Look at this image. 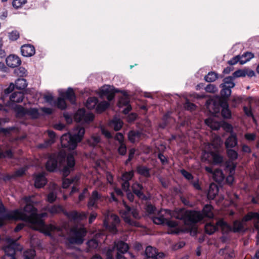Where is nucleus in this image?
Masks as SVG:
<instances>
[{"mask_svg": "<svg viewBox=\"0 0 259 259\" xmlns=\"http://www.w3.org/2000/svg\"><path fill=\"white\" fill-rule=\"evenodd\" d=\"M24 201L26 203L23 210L15 209L7 211L4 204L0 200V219L3 222L6 220H22L33 226L36 230L45 228V224L42 218L47 216V213H38L37 209L33 206L32 197H25Z\"/></svg>", "mask_w": 259, "mask_h": 259, "instance_id": "f257e3e1", "label": "nucleus"}, {"mask_svg": "<svg viewBox=\"0 0 259 259\" xmlns=\"http://www.w3.org/2000/svg\"><path fill=\"white\" fill-rule=\"evenodd\" d=\"M172 217L171 211L169 209H161L154 215L152 217L153 222L156 225H166L168 227L167 233L178 234L181 230L178 227V223L170 220Z\"/></svg>", "mask_w": 259, "mask_h": 259, "instance_id": "f03ea898", "label": "nucleus"}, {"mask_svg": "<svg viewBox=\"0 0 259 259\" xmlns=\"http://www.w3.org/2000/svg\"><path fill=\"white\" fill-rule=\"evenodd\" d=\"M205 106L207 110L213 114L219 113L221 110V114L224 118L229 119L231 117L227 101L220 98H211L206 101Z\"/></svg>", "mask_w": 259, "mask_h": 259, "instance_id": "7ed1b4c3", "label": "nucleus"}, {"mask_svg": "<svg viewBox=\"0 0 259 259\" xmlns=\"http://www.w3.org/2000/svg\"><path fill=\"white\" fill-rule=\"evenodd\" d=\"M84 132V128L77 127L71 134H64L60 139L62 147L70 150H74L76 148L77 143L82 140Z\"/></svg>", "mask_w": 259, "mask_h": 259, "instance_id": "20e7f679", "label": "nucleus"}, {"mask_svg": "<svg viewBox=\"0 0 259 259\" xmlns=\"http://www.w3.org/2000/svg\"><path fill=\"white\" fill-rule=\"evenodd\" d=\"M49 211L52 214L62 212L71 222H75L87 219L88 213L84 211L78 212L76 210L68 212L60 205H54L48 207Z\"/></svg>", "mask_w": 259, "mask_h": 259, "instance_id": "39448f33", "label": "nucleus"}, {"mask_svg": "<svg viewBox=\"0 0 259 259\" xmlns=\"http://www.w3.org/2000/svg\"><path fill=\"white\" fill-rule=\"evenodd\" d=\"M212 207L211 205L206 204L202 212L196 211H190L187 212L181 219H184L191 224L197 223L203 219L204 217L212 218L213 214L212 211Z\"/></svg>", "mask_w": 259, "mask_h": 259, "instance_id": "423d86ee", "label": "nucleus"}, {"mask_svg": "<svg viewBox=\"0 0 259 259\" xmlns=\"http://www.w3.org/2000/svg\"><path fill=\"white\" fill-rule=\"evenodd\" d=\"M123 203L124 208L120 210V213L124 221L130 226L139 227V223L131 219V216L135 219L140 218V214L137 209L134 207L129 206L124 201H123Z\"/></svg>", "mask_w": 259, "mask_h": 259, "instance_id": "0eeeda50", "label": "nucleus"}, {"mask_svg": "<svg viewBox=\"0 0 259 259\" xmlns=\"http://www.w3.org/2000/svg\"><path fill=\"white\" fill-rule=\"evenodd\" d=\"M66 157V154L63 151L51 154L46 164L47 170L50 172L55 171L57 168L58 164H62L65 161Z\"/></svg>", "mask_w": 259, "mask_h": 259, "instance_id": "6e6552de", "label": "nucleus"}, {"mask_svg": "<svg viewBox=\"0 0 259 259\" xmlns=\"http://www.w3.org/2000/svg\"><path fill=\"white\" fill-rule=\"evenodd\" d=\"M104 215L103 223L106 229L112 233H116L117 232L116 226L120 222L119 218L109 210H106L104 213Z\"/></svg>", "mask_w": 259, "mask_h": 259, "instance_id": "1a4fd4ad", "label": "nucleus"}, {"mask_svg": "<svg viewBox=\"0 0 259 259\" xmlns=\"http://www.w3.org/2000/svg\"><path fill=\"white\" fill-rule=\"evenodd\" d=\"M86 233L85 228L73 227L70 230L68 241L71 244H81L83 242Z\"/></svg>", "mask_w": 259, "mask_h": 259, "instance_id": "9d476101", "label": "nucleus"}, {"mask_svg": "<svg viewBox=\"0 0 259 259\" xmlns=\"http://www.w3.org/2000/svg\"><path fill=\"white\" fill-rule=\"evenodd\" d=\"M94 115L90 112H87L84 109H78L74 115V119L76 122L89 123L94 120Z\"/></svg>", "mask_w": 259, "mask_h": 259, "instance_id": "9b49d317", "label": "nucleus"}, {"mask_svg": "<svg viewBox=\"0 0 259 259\" xmlns=\"http://www.w3.org/2000/svg\"><path fill=\"white\" fill-rule=\"evenodd\" d=\"M219 227L222 229H230V226L226 222L220 220L217 221L215 224L211 222L207 223L205 225V231L207 234L211 235L219 229Z\"/></svg>", "mask_w": 259, "mask_h": 259, "instance_id": "f8f14e48", "label": "nucleus"}, {"mask_svg": "<svg viewBox=\"0 0 259 259\" xmlns=\"http://www.w3.org/2000/svg\"><path fill=\"white\" fill-rule=\"evenodd\" d=\"M134 176V171L133 170L129 171H125L123 172L121 176V188L123 191H127L130 189V181Z\"/></svg>", "mask_w": 259, "mask_h": 259, "instance_id": "ddd939ff", "label": "nucleus"}, {"mask_svg": "<svg viewBox=\"0 0 259 259\" xmlns=\"http://www.w3.org/2000/svg\"><path fill=\"white\" fill-rule=\"evenodd\" d=\"M145 254V259H162L164 257L163 253L158 252L155 248L151 246L146 248Z\"/></svg>", "mask_w": 259, "mask_h": 259, "instance_id": "4468645a", "label": "nucleus"}, {"mask_svg": "<svg viewBox=\"0 0 259 259\" xmlns=\"http://www.w3.org/2000/svg\"><path fill=\"white\" fill-rule=\"evenodd\" d=\"M144 188L142 184L139 182H135L132 186V190L134 194L139 199L143 200H147V196L144 193Z\"/></svg>", "mask_w": 259, "mask_h": 259, "instance_id": "2eb2a0df", "label": "nucleus"}, {"mask_svg": "<svg viewBox=\"0 0 259 259\" xmlns=\"http://www.w3.org/2000/svg\"><path fill=\"white\" fill-rule=\"evenodd\" d=\"M102 195L97 190L92 192L91 196L89 197L87 206L89 209H92L93 208H97L98 207V201L102 198Z\"/></svg>", "mask_w": 259, "mask_h": 259, "instance_id": "dca6fc26", "label": "nucleus"}, {"mask_svg": "<svg viewBox=\"0 0 259 259\" xmlns=\"http://www.w3.org/2000/svg\"><path fill=\"white\" fill-rule=\"evenodd\" d=\"M225 170L229 172L228 176L226 177V181L229 184H232L234 181V175L236 167V164L233 162H226L225 163Z\"/></svg>", "mask_w": 259, "mask_h": 259, "instance_id": "f3484780", "label": "nucleus"}, {"mask_svg": "<svg viewBox=\"0 0 259 259\" xmlns=\"http://www.w3.org/2000/svg\"><path fill=\"white\" fill-rule=\"evenodd\" d=\"M66 157L67 165L63 167L62 170L64 177H67L70 174L75 165V159L72 154H68Z\"/></svg>", "mask_w": 259, "mask_h": 259, "instance_id": "a211bd4d", "label": "nucleus"}, {"mask_svg": "<svg viewBox=\"0 0 259 259\" xmlns=\"http://www.w3.org/2000/svg\"><path fill=\"white\" fill-rule=\"evenodd\" d=\"M24 99V94L21 92H14L9 97V100L5 103L7 106H10L13 103H21Z\"/></svg>", "mask_w": 259, "mask_h": 259, "instance_id": "6ab92c4d", "label": "nucleus"}, {"mask_svg": "<svg viewBox=\"0 0 259 259\" xmlns=\"http://www.w3.org/2000/svg\"><path fill=\"white\" fill-rule=\"evenodd\" d=\"M7 65L12 68H15L20 65L21 60L19 57L15 55H10L6 59Z\"/></svg>", "mask_w": 259, "mask_h": 259, "instance_id": "aec40b11", "label": "nucleus"}, {"mask_svg": "<svg viewBox=\"0 0 259 259\" xmlns=\"http://www.w3.org/2000/svg\"><path fill=\"white\" fill-rule=\"evenodd\" d=\"M251 220L254 221V226L259 231V213L256 212H249L243 218V221L248 222Z\"/></svg>", "mask_w": 259, "mask_h": 259, "instance_id": "412c9836", "label": "nucleus"}, {"mask_svg": "<svg viewBox=\"0 0 259 259\" xmlns=\"http://www.w3.org/2000/svg\"><path fill=\"white\" fill-rule=\"evenodd\" d=\"M21 52L23 56L28 57L34 55L35 50L33 45L30 44H26L21 47Z\"/></svg>", "mask_w": 259, "mask_h": 259, "instance_id": "4be33fe9", "label": "nucleus"}, {"mask_svg": "<svg viewBox=\"0 0 259 259\" xmlns=\"http://www.w3.org/2000/svg\"><path fill=\"white\" fill-rule=\"evenodd\" d=\"M113 246L114 247L115 249L117 250V253H125L127 252L129 249L128 245L121 240L115 241L114 245Z\"/></svg>", "mask_w": 259, "mask_h": 259, "instance_id": "5701e85b", "label": "nucleus"}, {"mask_svg": "<svg viewBox=\"0 0 259 259\" xmlns=\"http://www.w3.org/2000/svg\"><path fill=\"white\" fill-rule=\"evenodd\" d=\"M47 182L44 173L41 172L35 175L34 178V185L36 188H40L45 186Z\"/></svg>", "mask_w": 259, "mask_h": 259, "instance_id": "b1692460", "label": "nucleus"}, {"mask_svg": "<svg viewBox=\"0 0 259 259\" xmlns=\"http://www.w3.org/2000/svg\"><path fill=\"white\" fill-rule=\"evenodd\" d=\"M238 144V140L236 134L232 132L230 136L226 139L225 144L227 149L235 147Z\"/></svg>", "mask_w": 259, "mask_h": 259, "instance_id": "393cba45", "label": "nucleus"}, {"mask_svg": "<svg viewBox=\"0 0 259 259\" xmlns=\"http://www.w3.org/2000/svg\"><path fill=\"white\" fill-rule=\"evenodd\" d=\"M62 97L68 100L71 104H75L76 97L75 93L71 88H68L67 90L61 94Z\"/></svg>", "mask_w": 259, "mask_h": 259, "instance_id": "a878e982", "label": "nucleus"}, {"mask_svg": "<svg viewBox=\"0 0 259 259\" xmlns=\"http://www.w3.org/2000/svg\"><path fill=\"white\" fill-rule=\"evenodd\" d=\"M143 133L138 130H132L129 132L128 134V139L131 143H135L138 141L142 136Z\"/></svg>", "mask_w": 259, "mask_h": 259, "instance_id": "bb28decb", "label": "nucleus"}, {"mask_svg": "<svg viewBox=\"0 0 259 259\" xmlns=\"http://www.w3.org/2000/svg\"><path fill=\"white\" fill-rule=\"evenodd\" d=\"M211 162L214 165H222L224 164V158L220 154L213 152L210 153Z\"/></svg>", "mask_w": 259, "mask_h": 259, "instance_id": "cd10ccee", "label": "nucleus"}, {"mask_svg": "<svg viewBox=\"0 0 259 259\" xmlns=\"http://www.w3.org/2000/svg\"><path fill=\"white\" fill-rule=\"evenodd\" d=\"M48 134L49 139L46 140L44 144L39 145V148H45L51 146L55 142L56 139L55 133L53 131L49 130L48 131Z\"/></svg>", "mask_w": 259, "mask_h": 259, "instance_id": "c85d7f7f", "label": "nucleus"}, {"mask_svg": "<svg viewBox=\"0 0 259 259\" xmlns=\"http://www.w3.org/2000/svg\"><path fill=\"white\" fill-rule=\"evenodd\" d=\"M150 170V168L142 165H138L136 168V171L138 174L147 178L151 177Z\"/></svg>", "mask_w": 259, "mask_h": 259, "instance_id": "c756f323", "label": "nucleus"}, {"mask_svg": "<svg viewBox=\"0 0 259 259\" xmlns=\"http://www.w3.org/2000/svg\"><path fill=\"white\" fill-rule=\"evenodd\" d=\"M21 112L22 113L27 114L34 119L38 118L39 116L38 110L35 108H31L29 109H24L22 108Z\"/></svg>", "mask_w": 259, "mask_h": 259, "instance_id": "7c9ffc66", "label": "nucleus"}, {"mask_svg": "<svg viewBox=\"0 0 259 259\" xmlns=\"http://www.w3.org/2000/svg\"><path fill=\"white\" fill-rule=\"evenodd\" d=\"M219 192V189L214 184H211L209 186L207 193V198L209 199L213 200Z\"/></svg>", "mask_w": 259, "mask_h": 259, "instance_id": "2f4dec72", "label": "nucleus"}, {"mask_svg": "<svg viewBox=\"0 0 259 259\" xmlns=\"http://www.w3.org/2000/svg\"><path fill=\"white\" fill-rule=\"evenodd\" d=\"M109 125L115 131H118L122 127L123 122L120 119L114 117L110 121Z\"/></svg>", "mask_w": 259, "mask_h": 259, "instance_id": "473e14b6", "label": "nucleus"}, {"mask_svg": "<svg viewBox=\"0 0 259 259\" xmlns=\"http://www.w3.org/2000/svg\"><path fill=\"white\" fill-rule=\"evenodd\" d=\"M213 180L219 184H221L225 180V176L222 170L217 169L213 173Z\"/></svg>", "mask_w": 259, "mask_h": 259, "instance_id": "72a5a7b5", "label": "nucleus"}, {"mask_svg": "<svg viewBox=\"0 0 259 259\" xmlns=\"http://www.w3.org/2000/svg\"><path fill=\"white\" fill-rule=\"evenodd\" d=\"M234 77L230 76L225 77L223 79V82L221 84L220 87H224L230 89L233 88L235 87V83L234 82Z\"/></svg>", "mask_w": 259, "mask_h": 259, "instance_id": "f704fd0d", "label": "nucleus"}, {"mask_svg": "<svg viewBox=\"0 0 259 259\" xmlns=\"http://www.w3.org/2000/svg\"><path fill=\"white\" fill-rule=\"evenodd\" d=\"M101 142V138L98 135H93L88 140L90 146L93 147H98Z\"/></svg>", "mask_w": 259, "mask_h": 259, "instance_id": "c9c22d12", "label": "nucleus"}, {"mask_svg": "<svg viewBox=\"0 0 259 259\" xmlns=\"http://www.w3.org/2000/svg\"><path fill=\"white\" fill-rule=\"evenodd\" d=\"M254 54L251 52H246L240 55V64H244L249 61L254 57Z\"/></svg>", "mask_w": 259, "mask_h": 259, "instance_id": "e433bc0d", "label": "nucleus"}, {"mask_svg": "<svg viewBox=\"0 0 259 259\" xmlns=\"http://www.w3.org/2000/svg\"><path fill=\"white\" fill-rule=\"evenodd\" d=\"M205 122L212 130H218L221 127V124L219 122L215 121L211 119H205Z\"/></svg>", "mask_w": 259, "mask_h": 259, "instance_id": "4c0bfd02", "label": "nucleus"}, {"mask_svg": "<svg viewBox=\"0 0 259 259\" xmlns=\"http://www.w3.org/2000/svg\"><path fill=\"white\" fill-rule=\"evenodd\" d=\"M98 103V100L97 98L93 97H90L87 101L86 107L89 109H94L96 108L97 104Z\"/></svg>", "mask_w": 259, "mask_h": 259, "instance_id": "58836bf2", "label": "nucleus"}, {"mask_svg": "<svg viewBox=\"0 0 259 259\" xmlns=\"http://www.w3.org/2000/svg\"><path fill=\"white\" fill-rule=\"evenodd\" d=\"M79 181V177L75 176L71 179H64L62 182V187L67 188L73 183H77Z\"/></svg>", "mask_w": 259, "mask_h": 259, "instance_id": "ea45409f", "label": "nucleus"}, {"mask_svg": "<svg viewBox=\"0 0 259 259\" xmlns=\"http://www.w3.org/2000/svg\"><path fill=\"white\" fill-rule=\"evenodd\" d=\"M109 105V102L107 101H104L100 103L98 102L96 108V110L98 113H102L107 109Z\"/></svg>", "mask_w": 259, "mask_h": 259, "instance_id": "a19ab883", "label": "nucleus"}, {"mask_svg": "<svg viewBox=\"0 0 259 259\" xmlns=\"http://www.w3.org/2000/svg\"><path fill=\"white\" fill-rule=\"evenodd\" d=\"M220 87L222 88V90L221 91V95L222 98H220L223 100L227 101V99L231 94V89L224 87Z\"/></svg>", "mask_w": 259, "mask_h": 259, "instance_id": "79ce46f5", "label": "nucleus"}, {"mask_svg": "<svg viewBox=\"0 0 259 259\" xmlns=\"http://www.w3.org/2000/svg\"><path fill=\"white\" fill-rule=\"evenodd\" d=\"M53 104L57 106V108L61 110H64L66 108L67 104L65 101V99L62 97H59L57 101H54Z\"/></svg>", "mask_w": 259, "mask_h": 259, "instance_id": "37998d69", "label": "nucleus"}, {"mask_svg": "<svg viewBox=\"0 0 259 259\" xmlns=\"http://www.w3.org/2000/svg\"><path fill=\"white\" fill-rule=\"evenodd\" d=\"M14 85L17 89L23 90L27 86V83L25 79L18 78L16 80Z\"/></svg>", "mask_w": 259, "mask_h": 259, "instance_id": "c03bdc74", "label": "nucleus"}, {"mask_svg": "<svg viewBox=\"0 0 259 259\" xmlns=\"http://www.w3.org/2000/svg\"><path fill=\"white\" fill-rule=\"evenodd\" d=\"M14 84L11 83L9 86L4 91V92L2 93L1 95V99L3 101V102H5L6 97H7L8 95L14 90ZM4 103L5 104V103L4 102Z\"/></svg>", "mask_w": 259, "mask_h": 259, "instance_id": "a18cd8bd", "label": "nucleus"}, {"mask_svg": "<svg viewBox=\"0 0 259 259\" xmlns=\"http://www.w3.org/2000/svg\"><path fill=\"white\" fill-rule=\"evenodd\" d=\"M218 78V74L215 72H209L204 77V79L208 82H211L214 81Z\"/></svg>", "mask_w": 259, "mask_h": 259, "instance_id": "49530a36", "label": "nucleus"}, {"mask_svg": "<svg viewBox=\"0 0 259 259\" xmlns=\"http://www.w3.org/2000/svg\"><path fill=\"white\" fill-rule=\"evenodd\" d=\"M115 251L114 247L111 246L104 249L106 255V259H113V255Z\"/></svg>", "mask_w": 259, "mask_h": 259, "instance_id": "de8ad7c7", "label": "nucleus"}, {"mask_svg": "<svg viewBox=\"0 0 259 259\" xmlns=\"http://www.w3.org/2000/svg\"><path fill=\"white\" fill-rule=\"evenodd\" d=\"M243 229L242 223L239 221H235L233 224V231L234 232H239Z\"/></svg>", "mask_w": 259, "mask_h": 259, "instance_id": "09e8293b", "label": "nucleus"}, {"mask_svg": "<svg viewBox=\"0 0 259 259\" xmlns=\"http://www.w3.org/2000/svg\"><path fill=\"white\" fill-rule=\"evenodd\" d=\"M35 256V251L34 249H28L24 252V259H34Z\"/></svg>", "mask_w": 259, "mask_h": 259, "instance_id": "8fccbe9b", "label": "nucleus"}, {"mask_svg": "<svg viewBox=\"0 0 259 259\" xmlns=\"http://www.w3.org/2000/svg\"><path fill=\"white\" fill-rule=\"evenodd\" d=\"M13 157V153L10 149L6 151H0V158H12Z\"/></svg>", "mask_w": 259, "mask_h": 259, "instance_id": "3c124183", "label": "nucleus"}, {"mask_svg": "<svg viewBox=\"0 0 259 259\" xmlns=\"http://www.w3.org/2000/svg\"><path fill=\"white\" fill-rule=\"evenodd\" d=\"M227 153L229 159L232 160H235L238 158V153L235 150L232 149H227Z\"/></svg>", "mask_w": 259, "mask_h": 259, "instance_id": "603ef678", "label": "nucleus"}, {"mask_svg": "<svg viewBox=\"0 0 259 259\" xmlns=\"http://www.w3.org/2000/svg\"><path fill=\"white\" fill-rule=\"evenodd\" d=\"M117 152L120 155L124 156L127 153V147L125 143L119 144L117 147Z\"/></svg>", "mask_w": 259, "mask_h": 259, "instance_id": "864d4df0", "label": "nucleus"}, {"mask_svg": "<svg viewBox=\"0 0 259 259\" xmlns=\"http://www.w3.org/2000/svg\"><path fill=\"white\" fill-rule=\"evenodd\" d=\"M112 92L110 86L105 85L102 88L100 91V95L101 98H104L105 95Z\"/></svg>", "mask_w": 259, "mask_h": 259, "instance_id": "5fc2aeb1", "label": "nucleus"}, {"mask_svg": "<svg viewBox=\"0 0 259 259\" xmlns=\"http://www.w3.org/2000/svg\"><path fill=\"white\" fill-rule=\"evenodd\" d=\"M145 210L149 214H154L156 211V207L150 202H147L145 205Z\"/></svg>", "mask_w": 259, "mask_h": 259, "instance_id": "6e6d98bb", "label": "nucleus"}, {"mask_svg": "<svg viewBox=\"0 0 259 259\" xmlns=\"http://www.w3.org/2000/svg\"><path fill=\"white\" fill-rule=\"evenodd\" d=\"M20 37V33L17 30H13L8 33V37L11 41L17 40Z\"/></svg>", "mask_w": 259, "mask_h": 259, "instance_id": "4d7b16f0", "label": "nucleus"}, {"mask_svg": "<svg viewBox=\"0 0 259 259\" xmlns=\"http://www.w3.org/2000/svg\"><path fill=\"white\" fill-rule=\"evenodd\" d=\"M180 172L186 180L191 181L193 180L194 178L193 176L186 170L182 169L180 170Z\"/></svg>", "mask_w": 259, "mask_h": 259, "instance_id": "13d9d810", "label": "nucleus"}, {"mask_svg": "<svg viewBox=\"0 0 259 259\" xmlns=\"http://www.w3.org/2000/svg\"><path fill=\"white\" fill-rule=\"evenodd\" d=\"M26 2V0H14L12 5L14 8L18 9L24 5Z\"/></svg>", "mask_w": 259, "mask_h": 259, "instance_id": "bf43d9fd", "label": "nucleus"}, {"mask_svg": "<svg viewBox=\"0 0 259 259\" xmlns=\"http://www.w3.org/2000/svg\"><path fill=\"white\" fill-rule=\"evenodd\" d=\"M57 198V194L55 191L50 192L47 196V200L50 203L54 202Z\"/></svg>", "mask_w": 259, "mask_h": 259, "instance_id": "052dcab7", "label": "nucleus"}, {"mask_svg": "<svg viewBox=\"0 0 259 259\" xmlns=\"http://www.w3.org/2000/svg\"><path fill=\"white\" fill-rule=\"evenodd\" d=\"M119 106L120 107L122 106H126L130 104V99L127 96L121 97L119 100Z\"/></svg>", "mask_w": 259, "mask_h": 259, "instance_id": "680f3d73", "label": "nucleus"}, {"mask_svg": "<svg viewBox=\"0 0 259 259\" xmlns=\"http://www.w3.org/2000/svg\"><path fill=\"white\" fill-rule=\"evenodd\" d=\"M232 76L234 77V78L236 77H245V69H238L236 71H235L232 74Z\"/></svg>", "mask_w": 259, "mask_h": 259, "instance_id": "e2e57ef3", "label": "nucleus"}, {"mask_svg": "<svg viewBox=\"0 0 259 259\" xmlns=\"http://www.w3.org/2000/svg\"><path fill=\"white\" fill-rule=\"evenodd\" d=\"M238 62L240 63V55L236 56L228 61V63L230 65H234Z\"/></svg>", "mask_w": 259, "mask_h": 259, "instance_id": "0e129e2a", "label": "nucleus"}, {"mask_svg": "<svg viewBox=\"0 0 259 259\" xmlns=\"http://www.w3.org/2000/svg\"><path fill=\"white\" fill-rule=\"evenodd\" d=\"M114 139L118 142L119 144L125 143L123 135L121 133H117L114 137Z\"/></svg>", "mask_w": 259, "mask_h": 259, "instance_id": "69168bd1", "label": "nucleus"}, {"mask_svg": "<svg viewBox=\"0 0 259 259\" xmlns=\"http://www.w3.org/2000/svg\"><path fill=\"white\" fill-rule=\"evenodd\" d=\"M184 107L188 110L193 111L195 109L196 106L194 104L187 101L184 104Z\"/></svg>", "mask_w": 259, "mask_h": 259, "instance_id": "338daca9", "label": "nucleus"}, {"mask_svg": "<svg viewBox=\"0 0 259 259\" xmlns=\"http://www.w3.org/2000/svg\"><path fill=\"white\" fill-rule=\"evenodd\" d=\"M88 245L89 247L93 248H96L98 246V242L95 239H91L88 241Z\"/></svg>", "mask_w": 259, "mask_h": 259, "instance_id": "774afa93", "label": "nucleus"}]
</instances>
